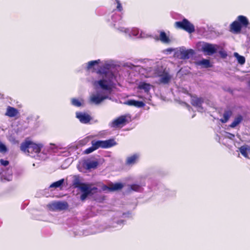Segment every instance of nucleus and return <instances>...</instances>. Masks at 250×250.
Here are the masks:
<instances>
[{
    "label": "nucleus",
    "instance_id": "38",
    "mask_svg": "<svg viewBox=\"0 0 250 250\" xmlns=\"http://www.w3.org/2000/svg\"><path fill=\"white\" fill-rule=\"evenodd\" d=\"M0 163L1 165L3 166H7L9 165V162L7 160H4L3 159H0Z\"/></svg>",
    "mask_w": 250,
    "mask_h": 250
},
{
    "label": "nucleus",
    "instance_id": "30",
    "mask_svg": "<svg viewBox=\"0 0 250 250\" xmlns=\"http://www.w3.org/2000/svg\"><path fill=\"white\" fill-rule=\"evenodd\" d=\"M100 62V60H97L95 61H90L88 62L87 65V69L89 70L92 68L93 66H94L95 64H98Z\"/></svg>",
    "mask_w": 250,
    "mask_h": 250
},
{
    "label": "nucleus",
    "instance_id": "1",
    "mask_svg": "<svg viewBox=\"0 0 250 250\" xmlns=\"http://www.w3.org/2000/svg\"><path fill=\"white\" fill-rule=\"evenodd\" d=\"M42 147L41 144H37L26 139L21 144L20 149L28 155H35L41 152Z\"/></svg>",
    "mask_w": 250,
    "mask_h": 250
},
{
    "label": "nucleus",
    "instance_id": "12",
    "mask_svg": "<svg viewBox=\"0 0 250 250\" xmlns=\"http://www.w3.org/2000/svg\"><path fill=\"white\" fill-rule=\"evenodd\" d=\"M80 190L83 193H87L89 194H92V191H97L98 188L96 187L91 188L90 185L88 184L84 183L83 186L80 188Z\"/></svg>",
    "mask_w": 250,
    "mask_h": 250
},
{
    "label": "nucleus",
    "instance_id": "4",
    "mask_svg": "<svg viewBox=\"0 0 250 250\" xmlns=\"http://www.w3.org/2000/svg\"><path fill=\"white\" fill-rule=\"evenodd\" d=\"M151 97V95H145L144 96H140L139 98L141 99V101L131 99L125 101L123 103V104L129 106H133L138 108L143 107L145 105V103H149L148 101L150 100V97Z\"/></svg>",
    "mask_w": 250,
    "mask_h": 250
},
{
    "label": "nucleus",
    "instance_id": "13",
    "mask_svg": "<svg viewBox=\"0 0 250 250\" xmlns=\"http://www.w3.org/2000/svg\"><path fill=\"white\" fill-rule=\"evenodd\" d=\"M191 96V104L193 106L200 107L204 102V100L202 98H198L196 96L190 95Z\"/></svg>",
    "mask_w": 250,
    "mask_h": 250
},
{
    "label": "nucleus",
    "instance_id": "40",
    "mask_svg": "<svg viewBox=\"0 0 250 250\" xmlns=\"http://www.w3.org/2000/svg\"><path fill=\"white\" fill-rule=\"evenodd\" d=\"M229 134H230V135H232V137H233V138H234V135H233V134H230V133H229Z\"/></svg>",
    "mask_w": 250,
    "mask_h": 250
},
{
    "label": "nucleus",
    "instance_id": "28",
    "mask_svg": "<svg viewBox=\"0 0 250 250\" xmlns=\"http://www.w3.org/2000/svg\"><path fill=\"white\" fill-rule=\"evenodd\" d=\"M199 64L204 66L205 68H208L211 66L209 60L205 59L201 60L199 62Z\"/></svg>",
    "mask_w": 250,
    "mask_h": 250
},
{
    "label": "nucleus",
    "instance_id": "3",
    "mask_svg": "<svg viewBox=\"0 0 250 250\" xmlns=\"http://www.w3.org/2000/svg\"><path fill=\"white\" fill-rule=\"evenodd\" d=\"M174 27L178 29H182L191 34L195 32L194 25L187 19H184L181 21H176Z\"/></svg>",
    "mask_w": 250,
    "mask_h": 250
},
{
    "label": "nucleus",
    "instance_id": "29",
    "mask_svg": "<svg viewBox=\"0 0 250 250\" xmlns=\"http://www.w3.org/2000/svg\"><path fill=\"white\" fill-rule=\"evenodd\" d=\"M64 183V179H62L58 181L53 183L50 186V188H57L60 187Z\"/></svg>",
    "mask_w": 250,
    "mask_h": 250
},
{
    "label": "nucleus",
    "instance_id": "34",
    "mask_svg": "<svg viewBox=\"0 0 250 250\" xmlns=\"http://www.w3.org/2000/svg\"><path fill=\"white\" fill-rule=\"evenodd\" d=\"M7 151L6 146L1 143H0V152L5 153Z\"/></svg>",
    "mask_w": 250,
    "mask_h": 250
},
{
    "label": "nucleus",
    "instance_id": "32",
    "mask_svg": "<svg viewBox=\"0 0 250 250\" xmlns=\"http://www.w3.org/2000/svg\"><path fill=\"white\" fill-rule=\"evenodd\" d=\"M219 54H220L221 58L223 59L226 58L228 56L227 52L225 51L223 48L219 51Z\"/></svg>",
    "mask_w": 250,
    "mask_h": 250
},
{
    "label": "nucleus",
    "instance_id": "5",
    "mask_svg": "<svg viewBox=\"0 0 250 250\" xmlns=\"http://www.w3.org/2000/svg\"><path fill=\"white\" fill-rule=\"evenodd\" d=\"M116 142L114 139H110L105 141L92 140L91 145H93L95 150L99 148H107L112 147L116 145Z\"/></svg>",
    "mask_w": 250,
    "mask_h": 250
},
{
    "label": "nucleus",
    "instance_id": "9",
    "mask_svg": "<svg viewBox=\"0 0 250 250\" xmlns=\"http://www.w3.org/2000/svg\"><path fill=\"white\" fill-rule=\"evenodd\" d=\"M219 46L216 44L205 43L202 47V50L207 55H211L216 52Z\"/></svg>",
    "mask_w": 250,
    "mask_h": 250
},
{
    "label": "nucleus",
    "instance_id": "27",
    "mask_svg": "<svg viewBox=\"0 0 250 250\" xmlns=\"http://www.w3.org/2000/svg\"><path fill=\"white\" fill-rule=\"evenodd\" d=\"M71 102L73 105L77 107L82 106L83 103V100H79L76 98L72 99Z\"/></svg>",
    "mask_w": 250,
    "mask_h": 250
},
{
    "label": "nucleus",
    "instance_id": "41",
    "mask_svg": "<svg viewBox=\"0 0 250 250\" xmlns=\"http://www.w3.org/2000/svg\"><path fill=\"white\" fill-rule=\"evenodd\" d=\"M248 84L250 86V81L248 82Z\"/></svg>",
    "mask_w": 250,
    "mask_h": 250
},
{
    "label": "nucleus",
    "instance_id": "2",
    "mask_svg": "<svg viewBox=\"0 0 250 250\" xmlns=\"http://www.w3.org/2000/svg\"><path fill=\"white\" fill-rule=\"evenodd\" d=\"M249 24L250 22L246 17L243 15L238 16L236 20L230 24V31L234 34L240 33L242 28L247 27Z\"/></svg>",
    "mask_w": 250,
    "mask_h": 250
},
{
    "label": "nucleus",
    "instance_id": "20",
    "mask_svg": "<svg viewBox=\"0 0 250 250\" xmlns=\"http://www.w3.org/2000/svg\"><path fill=\"white\" fill-rule=\"evenodd\" d=\"M110 186L111 192L121 190L124 187L123 184L121 183H111Z\"/></svg>",
    "mask_w": 250,
    "mask_h": 250
},
{
    "label": "nucleus",
    "instance_id": "37",
    "mask_svg": "<svg viewBox=\"0 0 250 250\" xmlns=\"http://www.w3.org/2000/svg\"><path fill=\"white\" fill-rule=\"evenodd\" d=\"M89 195L90 194H89L82 193V194H81V195L80 196L81 200L82 201H84L86 199V198L87 197V196Z\"/></svg>",
    "mask_w": 250,
    "mask_h": 250
},
{
    "label": "nucleus",
    "instance_id": "26",
    "mask_svg": "<svg viewBox=\"0 0 250 250\" xmlns=\"http://www.w3.org/2000/svg\"><path fill=\"white\" fill-rule=\"evenodd\" d=\"M170 80V77L168 73H165L161 76L160 81L164 83H167Z\"/></svg>",
    "mask_w": 250,
    "mask_h": 250
},
{
    "label": "nucleus",
    "instance_id": "39",
    "mask_svg": "<svg viewBox=\"0 0 250 250\" xmlns=\"http://www.w3.org/2000/svg\"><path fill=\"white\" fill-rule=\"evenodd\" d=\"M102 189L104 191L108 190L109 191H110V184H109V186L104 185L102 187Z\"/></svg>",
    "mask_w": 250,
    "mask_h": 250
},
{
    "label": "nucleus",
    "instance_id": "8",
    "mask_svg": "<svg viewBox=\"0 0 250 250\" xmlns=\"http://www.w3.org/2000/svg\"><path fill=\"white\" fill-rule=\"evenodd\" d=\"M127 115H124L119 116L112 121L111 126L114 128L122 127L125 125L128 121L126 119Z\"/></svg>",
    "mask_w": 250,
    "mask_h": 250
},
{
    "label": "nucleus",
    "instance_id": "11",
    "mask_svg": "<svg viewBox=\"0 0 250 250\" xmlns=\"http://www.w3.org/2000/svg\"><path fill=\"white\" fill-rule=\"evenodd\" d=\"M51 208L55 210H65L68 207V203L66 202H56L50 205Z\"/></svg>",
    "mask_w": 250,
    "mask_h": 250
},
{
    "label": "nucleus",
    "instance_id": "35",
    "mask_svg": "<svg viewBox=\"0 0 250 250\" xmlns=\"http://www.w3.org/2000/svg\"><path fill=\"white\" fill-rule=\"evenodd\" d=\"M94 150H95V149L94 146L93 145H92L91 146L86 149L84 150V152L85 154H89V153L92 152Z\"/></svg>",
    "mask_w": 250,
    "mask_h": 250
},
{
    "label": "nucleus",
    "instance_id": "18",
    "mask_svg": "<svg viewBox=\"0 0 250 250\" xmlns=\"http://www.w3.org/2000/svg\"><path fill=\"white\" fill-rule=\"evenodd\" d=\"M99 165V163L97 161H92L87 162L84 164V167L86 169H91L96 168Z\"/></svg>",
    "mask_w": 250,
    "mask_h": 250
},
{
    "label": "nucleus",
    "instance_id": "7",
    "mask_svg": "<svg viewBox=\"0 0 250 250\" xmlns=\"http://www.w3.org/2000/svg\"><path fill=\"white\" fill-rule=\"evenodd\" d=\"M92 84L94 88L96 89H102L105 91H109L111 89V85L107 80L104 79L93 81Z\"/></svg>",
    "mask_w": 250,
    "mask_h": 250
},
{
    "label": "nucleus",
    "instance_id": "6",
    "mask_svg": "<svg viewBox=\"0 0 250 250\" xmlns=\"http://www.w3.org/2000/svg\"><path fill=\"white\" fill-rule=\"evenodd\" d=\"M110 65L105 64L103 67L97 71V73L100 75H104L105 77L107 78L109 83H113L116 80V76L112 71L109 70Z\"/></svg>",
    "mask_w": 250,
    "mask_h": 250
},
{
    "label": "nucleus",
    "instance_id": "23",
    "mask_svg": "<svg viewBox=\"0 0 250 250\" xmlns=\"http://www.w3.org/2000/svg\"><path fill=\"white\" fill-rule=\"evenodd\" d=\"M84 183H81L79 176H75L72 182V186L75 188H80Z\"/></svg>",
    "mask_w": 250,
    "mask_h": 250
},
{
    "label": "nucleus",
    "instance_id": "36",
    "mask_svg": "<svg viewBox=\"0 0 250 250\" xmlns=\"http://www.w3.org/2000/svg\"><path fill=\"white\" fill-rule=\"evenodd\" d=\"M117 3L116 9L118 11L121 12L123 10V7L122 4L119 0H115Z\"/></svg>",
    "mask_w": 250,
    "mask_h": 250
},
{
    "label": "nucleus",
    "instance_id": "21",
    "mask_svg": "<svg viewBox=\"0 0 250 250\" xmlns=\"http://www.w3.org/2000/svg\"><path fill=\"white\" fill-rule=\"evenodd\" d=\"M138 158V155L136 154L127 157L126 160V164L127 165H131L134 164Z\"/></svg>",
    "mask_w": 250,
    "mask_h": 250
},
{
    "label": "nucleus",
    "instance_id": "33",
    "mask_svg": "<svg viewBox=\"0 0 250 250\" xmlns=\"http://www.w3.org/2000/svg\"><path fill=\"white\" fill-rule=\"evenodd\" d=\"M130 187L131 190L135 191H138L141 188L140 186L137 184H132L130 185Z\"/></svg>",
    "mask_w": 250,
    "mask_h": 250
},
{
    "label": "nucleus",
    "instance_id": "22",
    "mask_svg": "<svg viewBox=\"0 0 250 250\" xmlns=\"http://www.w3.org/2000/svg\"><path fill=\"white\" fill-rule=\"evenodd\" d=\"M194 51L192 49L187 50L181 52L182 58L188 59L194 54Z\"/></svg>",
    "mask_w": 250,
    "mask_h": 250
},
{
    "label": "nucleus",
    "instance_id": "25",
    "mask_svg": "<svg viewBox=\"0 0 250 250\" xmlns=\"http://www.w3.org/2000/svg\"><path fill=\"white\" fill-rule=\"evenodd\" d=\"M151 87V85L150 84L146 83H141L138 86V88L140 89H144L145 92L146 93H147L149 91Z\"/></svg>",
    "mask_w": 250,
    "mask_h": 250
},
{
    "label": "nucleus",
    "instance_id": "24",
    "mask_svg": "<svg viewBox=\"0 0 250 250\" xmlns=\"http://www.w3.org/2000/svg\"><path fill=\"white\" fill-rule=\"evenodd\" d=\"M243 120V117L241 115H239L237 116L229 125V126L231 128L235 127L238 125Z\"/></svg>",
    "mask_w": 250,
    "mask_h": 250
},
{
    "label": "nucleus",
    "instance_id": "15",
    "mask_svg": "<svg viewBox=\"0 0 250 250\" xmlns=\"http://www.w3.org/2000/svg\"><path fill=\"white\" fill-rule=\"evenodd\" d=\"M241 154L246 158L248 157V153H250V145H245L239 148Z\"/></svg>",
    "mask_w": 250,
    "mask_h": 250
},
{
    "label": "nucleus",
    "instance_id": "31",
    "mask_svg": "<svg viewBox=\"0 0 250 250\" xmlns=\"http://www.w3.org/2000/svg\"><path fill=\"white\" fill-rule=\"evenodd\" d=\"M235 56L237 57L238 62L240 64H243L245 62V58L244 57L239 55L237 53H235Z\"/></svg>",
    "mask_w": 250,
    "mask_h": 250
},
{
    "label": "nucleus",
    "instance_id": "10",
    "mask_svg": "<svg viewBox=\"0 0 250 250\" xmlns=\"http://www.w3.org/2000/svg\"><path fill=\"white\" fill-rule=\"evenodd\" d=\"M76 117L81 123L84 124H88L92 120V117L87 112H77Z\"/></svg>",
    "mask_w": 250,
    "mask_h": 250
},
{
    "label": "nucleus",
    "instance_id": "42",
    "mask_svg": "<svg viewBox=\"0 0 250 250\" xmlns=\"http://www.w3.org/2000/svg\"><path fill=\"white\" fill-rule=\"evenodd\" d=\"M160 97H161V98L162 99H163V96L162 95H160Z\"/></svg>",
    "mask_w": 250,
    "mask_h": 250
},
{
    "label": "nucleus",
    "instance_id": "14",
    "mask_svg": "<svg viewBox=\"0 0 250 250\" xmlns=\"http://www.w3.org/2000/svg\"><path fill=\"white\" fill-rule=\"evenodd\" d=\"M19 114V111L17 109L8 106L6 109V112L5 115L9 117H14Z\"/></svg>",
    "mask_w": 250,
    "mask_h": 250
},
{
    "label": "nucleus",
    "instance_id": "16",
    "mask_svg": "<svg viewBox=\"0 0 250 250\" xmlns=\"http://www.w3.org/2000/svg\"><path fill=\"white\" fill-rule=\"evenodd\" d=\"M106 96H101V95H93L91 97L90 101L92 103L95 104H99L104 99L106 98Z\"/></svg>",
    "mask_w": 250,
    "mask_h": 250
},
{
    "label": "nucleus",
    "instance_id": "17",
    "mask_svg": "<svg viewBox=\"0 0 250 250\" xmlns=\"http://www.w3.org/2000/svg\"><path fill=\"white\" fill-rule=\"evenodd\" d=\"M156 40H159L161 42L165 43H168L170 42L168 36H167L166 33L163 31H160L159 38L156 39Z\"/></svg>",
    "mask_w": 250,
    "mask_h": 250
},
{
    "label": "nucleus",
    "instance_id": "19",
    "mask_svg": "<svg viewBox=\"0 0 250 250\" xmlns=\"http://www.w3.org/2000/svg\"><path fill=\"white\" fill-rule=\"evenodd\" d=\"M232 114V112L230 110H225L223 114V118L220 119L221 123H227L229 121V118L231 116Z\"/></svg>",
    "mask_w": 250,
    "mask_h": 250
}]
</instances>
